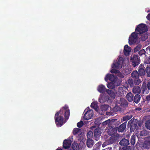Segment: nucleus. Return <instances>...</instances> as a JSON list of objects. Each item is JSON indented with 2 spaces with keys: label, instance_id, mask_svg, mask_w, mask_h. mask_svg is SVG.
I'll use <instances>...</instances> for the list:
<instances>
[{
  "label": "nucleus",
  "instance_id": "obj_1",
  "mask_svg": "<svg viewBox=\"0 0 150 150\" xmlns=\"http://www.w3.org/2000/svg\"><path fill=\"white\" fill-rule=\"evenodd\" d=\"M64 112V116L65 120H67L70 115L69 110L68 106L65 105L59 111L56 112L54 116L55 121L56 125L58 126H61L63 125L64 117L63 115Z\"/></svg>",
  "mask_w": 150,
  "mask_h": 150
},
{
  "label": "nucleus",
  "instance_id": "obj_2",
  "mask_svg": "<svg viewBox=\"0 0 150 150\" xmlns=\"http://www.w3.org/2000/svg\"><path fill=\"white\" fill-rule=\"evenodd\" d=\"M108 132L109 134L111 135V136L109 139L107 140L103 143V144H102V146L103 147H104L108 145L111 144H113L115 142L116 140H117L118 139V136L113 134H115V133L113 132L111 129H109Z\"/></svg>",
  "mask_w": 150,
  "mask_h": 150
},
{
  "label": "nucleus",
  "instance_id": "obj_3",
  "mask_svg": "<svg viewBox=\"0 0 150 150\" xmlns=\"http://www.w3.org/2000/svg\"><path fill=\"white\" fill-rule=\"evenodd\" d=\"M123 59L122 57H120L117 62L114 63L112 66V68L110 70V72L112 73L117 74L120 72V71L115 69H119L122 68V66Z\"/></svg>",
  "mask_w": 150,
  "mask_h": 150
},
{
  "label": "nucleus",
  "instance_id": "obj_4",
  "mask_svg": "<svg viewBox=\"0 0 150 150\" xmlns=\"http://www.w3.org/2000/svg\"><path fill=\"white\" fill-rule=\"evenodd\" d=\"M147 28L146 25L140 24L138 25L135 29V31L137 32L138 35L139 34H142L145 32H147Z\"/></svg>",
  "mask_w": 150,
  "mask_h": 150
},
{
  "label": "nucleus",
  "instance_id": "obj_5",
  "mask_svg": "<svg viewBox=\"0 0 150 150\" xmlns=\"http://www.w3.org/2000/svg\"><path fill=\"white\" fill-rule=\"evenodd\" d=\"M138 36V34L135 32L132 33L129 38V43L130 45L137 43Z\"/></svg>",
  "mask_w": 150,
  "mask_h": 150
},
{
  "label": "nucleus",
  "instance_id": "obj_6",
  "mask_svg": "<svg viewBox=\"0 0 150 150\" xmlns=\"http://www.w3.org/2000/svg\"><path fill=\"white\" fill-rule=\"evenodd\" d=\"M130 60L132 63V65L134 67L138 66L140 64V58L136 54H134L132 57H131Z\"/></svg>",
  "mask_w": 150,
  "mask_h": 150
},
{
  "label": "nucleus",
  "instance_id": "obj_7",
  "mask_svg": "<svg viewBox=\"0 0 150 150\" xmlns=\"http://www.w3.org/2000/svg\"><path fill=\"white\" fill-rule=\"evenodd\" d=\"M126 126V122H125L121 124L118 127H116L114 128H111L110 129H111L115 133L117 131H118L119 132H124L125 130Z\"/></svg>",
  "mask_w": 150,
  "mask_h": 150
},
{
  "label": "nucleus",
  "instance_id": "obj_8",
  "mask_svg": "<svg viewBox=\"0 0 150 150\" xmlns=\"http://www.w3.org/2000/svg\"><path fill=\"white\" fill-rule=\"evenodd\" d=\"M128 126L129 127L131 132H134L135 130H137L139 128L137 126V123L136 122H133L131 120L128 122Z\"/></svg>",
  "mask_w": 150,
  "mask_h": 150
},
{
  "label": "nucleus",
  "instance_id": "obj_9",
  "mask_svg": "<svg viewBox=\"0 0 150 150\" xmlns=\"http://www.w3.org/2000/svg\"><path fill=\"white\" fill-rule=\"evenodd\" d=\"M117 103L124 108L127 107L128 104L127 100L123 98H121L120 100L117 102Z\"/></svg>",
  "mask_w": 150,
  "mask_h": 150
},
{
  "label": "nucleus",
  "instance_id": "obj_10",
  "mask_svg": "<svg viewBox=\"0 0 150 150\" xmlns=\"http://www.w3.org/2000/svg\"><path fill=\"white\" fill-rule=\"evenodd\" d=\"M100 129L99 127L96 129L94 132V134L95 139L96 141H98L101 136L102 132Z\"/></svg>",
  "mask_w": 150,
  "mask_h": 150
},
{
  "label": "nucleus",
  "instance_id": "obj_11",
  "mask_svg": "<svg viewBox=\"0 0 150 150\" xmlns=\"http://www.w3.org/2000/svg\"><path fill=\"white\" fill-rule=\"evenodd\" d=\"M93 111L91 110H89L86 112L83 116V118L86 120L91 119L93 115Z\"/></svg>",
  "mask_w": 150,
  "mask_h": 150
},
{
  "label": "nucleus",
  "instance_id": "obj_12",
  "mask_svg": "<svg viewBox=\"0 0 150 150\" xmlns=\"http://www.w3.org/2000/svg\"><path fill=\"white\" fill-rule=\"evenodd\" d=\"M143 64H141L138 67V73L139 76H143L145 74V70Z\"/></svg>",
  "mask_w": 150,
  "mask_h": 150
},
{
  "label": "nucleus",
  "instance_id": "obj_13",
  "mask_svg": "<svg viewBox=\"0 0 150 150\" xmlns=\"http://www.w3.org/2000/svg\"><path fill=\"white\" fill-rule=\"evenodd\" d=\"M71 141L70 139H65L63 142V147L65 149L69 148L71 145Z\"/></svg>",
  "mask_w": 150,
  "mask_h": 150
},
{
  "label": "nucleus",
  "instance_id": "obj_14",
  "mask_svg": "<svg viewBox=\"0 0 150 150\" xmlns=\"http://www.w3.org/2000/svg\"><path fill=\"white\" fill-rule=\"evenodd\" d=\"M131 50V47H129L128 45H125L124 47L123 51L124 55L126 56L129 55Z\"/></svg>",
  "mask_w": 150,
  "mask_h": 150
},
{
  "label": "nucleus",
  "instance_id": "obj_15",
  "mask_svg": "<svg viewBox=\"0 0 150 150\" xmlns=\"http://www.w3.org/2000/svg\"><path fill=\"white\" fill-rule=\"evenodd\" d=\"M142 92L144 94H147L149 92V90L147 88V85L146 83L143 82L142 87Z\"/></svg>",
  "mask_w": 150,
  "mask_h": 150
},
{
  "label": "nucleus",
  "instance_id": "obj_16",
  "mask_svg": "<svg viewBox=\"0 0 150 150\" xmlns=\"http://www.w3.org/2000/svg\"><path fill=\"white\" fill-rule=\"evenodd\" d=\"M115 79V76L114 75L109 74H107L105 78V80L106 81H107L108 80L113 81Z\"/></svg>",
  "mask_w": 150,
  "mask_h": 150
},
{
  "label": "nucleus",
  "instance_id": "obj_17",
  "mask_svg": "<svg viewBox=\"0 0 150 150\" xmlns=\"http://www.w3.org/2000/svg\"><path fill=\"white\" fill-rule=\"evenodd\" d=\"M129 140L124 138L122 139L119 142V144L121 146H127L129 145Z\"/></svg>",
  "mask_w": 150,
  "mask_h": 150
},
{
  "label": "nucleus",
  "instance_id": "obj_18",
  "mask_svg": "<svg viewBox=\"0 0 150 150\" xmlns=\"http://www.w3.org/2000/svg\"><path fill=\"white\" fill-rule=\"evenodd\" d=\"M140 38L142 41H144L145 40L148 38V34L147 32L142 33V34H139Z\"/></svg>",
  "mask_w": 150,
  "mask_h": 150
},
{
  "label": "nucleus",
  "instance_id": "obj_19",
  "mask_svg": "<svg viewBox=\"0 0 150 150\" xmlns=\"http://www.w3.org/2000/svg\"><path fill=\"white\" fill-rule=\"evenodd\" d=\"M106 88L104 86L103 84H100L98 86V87L97 90L99 92L103 93L105 92Z\"/></svg>",
  "mask_w": 150,
  "mask_h": 150
},
{
  "label": "nucleus",
  "instance_id": "obj_20",
  "mask_svg": "<svg viewBox=\"0 0 150 150\" xmlns=\"http://www.w3.org/2000/svg\"><path fill=\"white\" fill-rule=\"evenodd\" d=\"M126 98L129 102H132L133 100V95L131 92L128 93L126 96Z\"/></svg>",
  "mask_w": 150,
  "mask_h": 150
},
{
  "label": "nucleus",
  "instance_id": "obj_21",
  "mask_svg": "<svg viewBox=\"0 0 150 150\" xmlns=\"http://www.w3.org/2000/svg\"><path fill=\"white\" fill-rule=\"evenodd\" d=\"M117 93H118L119 95H121L123 91V88L122 87L119 86L118 88L115 87L114 89Z\"/></svg>",
  "mask_w": 150,
  "mask_h": 150
},
{
  "label": "nucleus",
  "instance_id": "obj_22",
  "mask_svg": "<svg viewBox=\"0 0 150 150\" xmlns=\"http://www.w3.org/2000/svg\"><path fill=\"white\" fill-rule=\"evenodd\" d=\"M132 91L134 93H139L141 92L140 88L138 86H134L133 88Z\"/></svg>",
  "mask_w": 150,
  "mask_h": 150
},
{
  "label": "nucleus",
  "instance_id": "obj_23",
  "mask_svg": "<svg viewBox=\"0 0 150 150\" xmlns=\"http://www.w3.org/2000/svg\"><path fill=\"white\" fill-rule=\"evenodd\" d=\"M139 75L137 70L133 71L131 73V76L133 78L139 79Z\"/></svg>",
  "mask_w": 150,
  "mask_h": 150
},
{
  "label": "nucleus",
  "instance_id": "obj_24",
  "mask_svg": "<svg viewBox=\"0 0 150 150\" xmlns=\"http://www.w3.org/2000/svg\"><path fill=\"white\" fill-rule=\"evenodd\" d=\"M138 54L140 56L143 58H145L147 56L146 52L144 49H142L140 50L138 52Z\"/></svg>",
  "mask_w": 150,
  "mask_h": 150
},
{
  "label": "nucleus",
  "instance_id": "obj_25",
  "mask_svg": "<svg viewBox=\"0 0 150 150\" xmlns=\"http://www.w3.org/2000/svg\"><path fill=\"white\" fill-rule=\"evenodd\" d=\"M141 98V96L139 94H137L135 95L133 98V100L136 103H138L140 101Z\"/></svg>",
  "mask_w": 150,
  "mask_h": 150
},
{
  "label": "nucleus",
  "instance_id": "obj_26",
  "mask_svg": "<svg viewBox=\"0 0 150 150\" xmlns=\"http://www.w3.org/2000/svg\"><path fill=\"white\" fill-rule=\"evenodd\" d=\"M109 99V97L108 96H102L99 99V101L101 103H103L108 101Z\"/></svg>",
  "mask_w": 150,
  "mask_h": 150
},
{
  "label": "nucleus",
  "instance_id": "obj_27",
  "mask_svg": "<svg viewBox=\"0 0 150 150\" xmlns=\"http://www.w3.org/2000/svg\"><path fill=\"white\" fill-rule=\"evenodd\" d=\"M93 141L92 139H87L86 142V145L88 148H91L93 145Z\"/></svg>",
  "mask_w": 150,
  "mask_h": 150
},
{
  "label": "nucleus",
  "instance_id": "obj_28",
  "mask_svg": "<svg viewBox=\"0 0 150 150\" xmlns=\"http://www.w3.org/2000/svg\"><path fill=\"white\" fill-rule=\"evenodd\" d=\"M143 147L144 149H150V142L149 141H146L143 144Z\"/></svg>",
  "mask_w": 150,
  "mask_h": 150
},
{
  "label": "nucleus",
  "instance_id": "obj_29",
  "mask_svg": "<svg viewBox=\"0 0 150 150\" xmlns=\"http://www.w3.org/2000/svg\"><path fill=\"white\" fill-rule=\"evenodd\" d=\"M73 134L74 135H79L81 134V129L78 128H74L73 131Z\"/></svg>",
  "mask_w": 150,
  "mask_h": 150
},
{
  "label": "nucleus",
  "instance_id": "obj_30",
  "mask_svg": "<svg viewBox=\"0 0 150 150\" xmlns=\"http://www.w3.org/2000/svg\"><path fill=\"white\" fill-rule=\"evenodd\" d=\"M109 108V106L108 105H103L101 106L100 109L102 111L105 112L107 111Z\"/></svg>",
  "mask_w": 150,
  "mask_h": 150
},
{
  "label": "nucleus",
  "instance_id": "obj_31",
  "mask_svg": "<svg viewBox=\"0 0 150 150\" xmlns=\"http://www.w3.org/2000/svg\"><path fill=\"white\" fill-rule=\"evenodd\" d=\"M132 117V115H126L125 116H124L123 117L122 119V121H126L127 122V121L130 119Z\"/></svg>",
  "mask_w": 150,
  "mask_h": 150
},
{
  "label": "nucleus",
  "instance_id": "obj_32",
  "mask_svg": "<svg viewBox=\"0 0 150 150\" xmlns=\"http://www.w3.org/2000/svg\"><path fill=\"white\" fill-rule=\"evenodd\" d=\"M136 136L135 135H133L132 136L130 139V144L132 146H134L135 143Z\"/></svg>",
  "mask_w": 150,
  "mask_h": 150
},
{
  "label": "nucleus",
  "instance_id": "obj_33",
  "mask_svg": "<svg viewBox=\"0 0 150 150\" xmlns=\"http://www.w3.org/2000/svg\"><path fill=\"white\" fill-rule=\"evenodd\" d=\"M72 148L73 150H79V148L78 144L77 143H74L72 145Z\"/></svg>",
  "mask_w": 150,
  "mask_h": 150
},
{
  "label": "nucleus",
  "instance_id": "obj_34",
  "mask_svg": "<svg viewBox=\"0 0 150 150\" xmlns=\"http://www.w3.org/2000/svg\"><path fill=\"white\" fill-rule=\"evenodd\" d=\"M91 108L95 110L96 111L98 109V108L97 104L95 102H93L91 103Z\"/></svg>",
  "mask_w": 150,
  "mask_h": 150
},
{
  "label": "nucleus",
  "instance_id": "obj_35",
  "mask_svg": "<svg viewBox=\"0 0 150 150\" xmlns=\"http://www.w3.org/2000/svg\"><path fill=\"white\" fill-rule=\"evenodd\" d=\"M107 86L108 88L110 89H115V87L114 84L112 82L109 83L107 84Z\"/></svg>",
  "mask_w": 150,
  "mask_h": 150
},
{
  "label": "nucleus",
  "instance_id": "obj_36",
  "mask_svg": "<svg viewBox=\"0 0 150 150\" xmlns=\"http://www.w3.org/2000/svg\"><path fill=\"white\" fill-rule=\"evenodd\" d=\"M146 68L145 69V71L147 73V76L150 77V65L146 66Z\"/></svg>",
  "mask_w": 150,
  "mask_h": 150
},
{
  "label": "nucleus",
  "instance_id": "obj_37",
  "mask_svg": "<svg viewBox=\"0 0 150 150\" xmlns=\"http://www.w3.org/2000/svg\"><path fill=\"white\" fill-rule=\"evenodd\" d=\"M87 139H92L93 132L91 131H89L87 132Z\"/></svg>",
  "mask_w": 150,
  "mask_h": 150
},
{
  "label": "nucleus",
  "instance_id": "obj_38",
  "mask_svg": "<svg viewBox=\"0 0 150 150\" xmlns=\"http://www.w3.org/2000/svg\"><path fill=\"white\" fill-rule=\"evenodd\" d=\"M142 46L140 45H138L134 49V52L139 51L141 49Z\"/></svg>",
  "mask_w": 150,
  "mask_h": 150
},
{
  "label": "nucleus",
  "instance_id": "obj_39",
  "mask_svg": "<svg viewBox=\"0 0 150 150\" xmlns=\"http://www.w3.org/2000/svg\"><path fill=\"white\" fill-rule=\"evenodd\" d=\"M145 126L147 129L150 130V120L146 122Z\"/></svg>",
  "mask_w": 150,
  "mask_h": 150
},
{
  "label": "nucleus",
  "instance_id": "obj_40",
  "mask_svg": "<svg viewBox=\"0 0 150 150\" xmlns=\"http://www.w3.org/2000/svg\"><path fill=\"white\" fill-rule=\"evenodd\" d=\"M144 64L145 66L147 65H150V58H147L144 61Z\"/></svg>",
  "mask_w": 150,
  "mask_h": 150
},
{
  "label": "nucleus",
  "instance_id": "obj_41",
  "mask_svg": "<svg viewBox=\"0 0 150 150\" xmlns=\"http://www.w3.org/2000/svg\"><path fill=\"white\" fill-rule=\"evenodd\" d=\"M147 134L146 131L145 130H142L140 132V135L142 136H146Z\"/></svg>",
  "mask_w": 150,
  "mask_h": 150
},
{
  "label": "nucleus",
  "instance_id": "obj_42",
  "mask_svg": "<svg viewBox=\"0 0 150 150\" xmlns=\"http://www.w3.org/2000/svg\"><path fill=\"white\" fill-rule=\"evenodd\" d=\"M113 110L115 112H117L118 111H121V108L117 105H116L115 107L113 108Z\"/></svg>",
  "mask_w": 150,
  "mask_h": 150
},
{
  "label": "nucleus",
  "instance_id": "obj_43",
  "mask_svg": "<svg viewBox=\"0 0 150 150\" xmlns=\"http://www.w3.org/2000/svg\"><path fill=\"white\" fill-rule=\"evenodd\" d=\"M100 143L98 142L96 143L93 146V150H96L99 149V147H100Z\"/></svg>",
  "mask_w": 150,
  "mask_h": 150
},
{
  "label": "nucleus",
  "instance_id": "obj_44",
  "mask_svg": "<svg viewBox=\"0 0 150 150\" xmlns=\"http://www.w3.org/2000/svg\"><path fill=\"white\" fill-rule=\"evenodd\" d=\"M134 149L133 146H128L123 148V150H133Z\"/></svg>",
  "mask_w": 150,
  "mask_h": 150
},
{
  "label": "nucleus",
  "instance_id": "obj_45",
  "mask_svg": "<svg viewBox=\"0 0 150 150\" xmlns=\"http://www.w3.org/2000/svg\"><path fill=\"white\" fill-rule=\"evenodd\" d=\"M84 125V123L82 121H81L80 122H78L77 124V126L79 128H81Z\"/></svg>",
  "mask_w": 150,
  "mask_h": 150
},
{
  "label": "nucleus",
  "instance_id": "obj_46",
  "mask_svg": "<svg viewBox=\"0 0 150 150\" xmlns=\"http://www.w3.org/2000/svg\"><path fill=\"white\" fill-rule=\"evenodd\" d=\"M110 122V119H108L107 120L103 122L102 123V125L103 126H105L108 124H109Z\"/></svg>",
  "mask_w": 150,
  "mask_h": 150
},
{
  "label": "nucleus",
  "instance_id": "obj_47",
  "mask_svg": "<svg viewBox=\"0 0 150 150\" xmlns=\"http://www.w3.org/2000/svg\"><path fill=\"white\" fill-rule=\"evenodd\" d=\"M138 79L137 80H134V83L137 85H139V84L141 83V81L140 79Z\"/></svg>",
  "mask_w": 150,
  "mask_h": 150
},
{
  "label": "nucleus",
  "instance_id": "obj_48",
  "mask_svg": "<svg viewBox=\"0 0 150 150\" xmlns=\"http://www.w3.org/2000/svg\"><path fill=\"white\" fill-rule=\"evenodd\" d=\"M105 91L109 95L112 93V91L108 89H106Z\"/></svg>",
  "mask_w": 150,
  "mask_h": 150
},
{
  "label": "nucleus",
  "instance_id": "obj_49",
  "mask_svg": "<svg viewBox=\"0 0 150 150\" xmlns=\"http://www.w3.org/2000/svg\"><path fill=\"white\" fill-rule=\"evenodd\" d=\"M111 97L115 98V95L114 93V92L112 91V93H111L109 95Z\"/></svg>",
  "mask_w": 150,
  "mask_h": 150
},
{
  "label": "nucleus",
  "instance_id": "obj_50",
  "mask_svg": "<svg viewBox=\"0 0 150 150\" xmlns=\"http://www.w3.org/2000/svg\"><path fill=\"white\" fill-rule=\"evenodd\" d=\"M102 150H112V149L111 147H110L107 148H106Z\"/></svg>",
  "mask_w": 150,
  "mask_h": 150
},
{
  "label": "nucleus",
  "instance_id": "obj_51",
  "mask_svg": "<svg viewBox=\"0 0 150 150\" xmlns=\"http://www.w3.org/2000/svg\"><path fill=\"white\" fill-rule=\"evenodd\" d=\"M149 90H150V81L148 82L147 84H146Z\"/></svg>",
  "mask_w": 150,
  "mask_h": 150
},
{
  "label": "nucleus",
  "instance_id": "obj_52",
  "mask_svg": "<svg viewBox=\"0 0 150 150\" xmlns=\"http://www.w3.org/2000/svg\"><path fill=\"white\" fill-rule=\"evenodd\" d=\"M128 82L129 83L130 85H131V84H132L133 83V81L131 80H128Z\"/></svg>",
  "mask_w": 150,
  "mask_h": 150
},
{
  "label": "nucleus",
  "instance_id": "obj_53",
  "mask_svg": "<svg viewBox=\"0 0 150 150\" xmlns=\"http://www.w3.org/2000/svg\"><path fill=\"white\" fill-rule=\"evenodd\" d=\"M146 99L148 101L150 100V94L146 97Z\"/></svg>",
  "mask_w": 150,
  "mask_h": 150
},
{
  "label": "nucleus",
  "instance_id": "obj_54",
  "mask_svg": "<svg viewBox=\"0 0 150 150\" xmlns=\"http://www.w3.org/2000/svg\"><path fill=\"white\" fill-rule=\"evenodd\" d=\"M147 19L150 21V13L149 14L146 16Z\"/></svg>",
  "mask_w": 150,
  "mask_h": 150
},
{
  "label": "nucleus",
  "instance_id": "obj_55",
  "mask_svg": "<svg viewBox=\"0 0 150 150\" xmlns=\"http://www.w3.org/2000/svg\"><path fill=\"white\" fill-rule=\"evenodd\" d=\"M138 124L139 127H141V126L142 124L141 123H138Z\"/></svg>",
  "mask_w": 150,
  "mask_h": 150
},
{
  "label": "nucleus",
  "instance_id": "obj_56",
  "mask_svg": "<svg viewBox=\"0 0 150 150\" xmlns=\"http://www.w3.org/2000/svg\"><path fill=\"white\" fill-rule=\"evenodd\" d=\"M56 150H62V149H57Z\"/></svg>",
  "mask_w": 150,
  "mask_h": 150
},
{
  "label": "nucleus",
  "instance_id": "obj_57",
  "mask_svg": "<svg viewBox=\"0 0 150 150\" xmlns=\"http://www.w3.org/2000/svg\"><path fill=\"white\" fill-rule=\"evenodd\" d=\"M149 142H150V136L149 137Z\"/></svg>",
  "mask_w": 150,
  "mask_h": 150
}]
</instances>
